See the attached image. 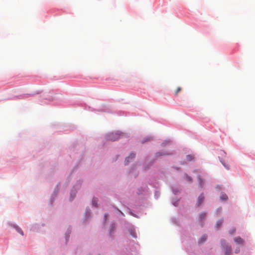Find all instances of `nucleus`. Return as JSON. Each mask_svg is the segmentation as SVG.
Segmentation results:
<instances>
[{
    "label": "nucleus",
    "instance_id": "1",
    "mask_svg": "<svg viewBox=\"0 0 255 255\" xmlns=\"http://www.w3.org/2000/svg\"><path fill=\"white\" fill-rule=\"evenodd\" d=\"M123 136V134L117 131L109 133L107 136V139L111 141H115L119 139L121 136Z\"/></svg>",
    "mask_w": 255,
    "mask_h": 255
},
{
    "label": "nucleus",
    "instance_id": "2",
    "mask_svg": "<svg viewBox=\"0 0 255 255\" xmlns=\"http://www.w3.org/2000/svg\"><path fill=\"white\" fill-rule=\"evenodd\" d=\"M221 245L224 248L225 255H230L232 252L231 247L228 245L225 241H221Z\"/></svg>",
    "mask_w": 255,
    "mask_h": 255
},
{
    "label": "nucleus",
    "instance_id": "3",
    "mask_svg": "<svg viewBox=\"0 0 255 255\" xmlns=\"http://www.w3.org/2000/svg\"><path fill=\"white\" fill-rule=\"evenodd\" d=\"M234 240L235 243L240 245H243L244 243V240L240 237L235 238Z\"/></svg>",
    "mask_w": 255,
    "mask_h": 255
},
{
    "label": "nucleus",
    "instance_id": "4",
    "mask_svg": "<svg viewBox=\"0 0 255 255\" xmlns=\"http://www.w3.org/2000/svg\"><path fill=\"white\" fill-rule=\"evenodd\" d=\"M204 197L203 195L202 194L198 197V201H197V202L196 204L198 206H200L201 204V203H202V202L204 201Z\"/></svg>",
    "mask_w": 255,
    "mask_h": 255
},
{
    "label": "nucleus",
    "instance_id": "5",
    "mask_svg": "<svg viewBox=\"0 0 255 255\" xmlns=\"http://www.w3.org/2000/svg\"><path fill=\"white\" fill-rule=\"evenodd\" d=\"M135 157L134 153H131L125 160L126 164L129 162V160L132 159Z\"/></svg>",
    "mask_w": 255,
    "mask_h": 255
},
{
    "label": "nucleus",
    "instance_id": "6",
    "mask_svg": "<svg viewBox=\"0 0 255 255\" xmlns=\"http://www.w3.org/2000/svg\"><path fill=\"white\" fill-rule=\"evenodd\" d=\"M13 227L15 229V230L18 233L20 234L22 236L23 235V232L19 227H18L17 226H14Z\"/></svg>",
    "mask_w": 255,
    "mask_h": 255
},
{
    "label": "nucleus",
    "instance_id": "7",
    "mask_svg": "<svg viewBox=\"0 0 255 255\" xmlns=\"http://www.w3.org/2000/svg\"><path fill=\"white\" fill-rule=\"evenodd\" d=\"M220 199L223 201H226L228 199V196L225 194H222L220 196Z\"/></svg>",
    "mask_w": 255,
    "mask_h": 255
},
{
    "label": "nucleus",
    "instance_id": "8",
    "mask_svg": "<svg viewBox=\"0 0 255 255\" xmlns=\"http://www.w3.org/2000/svg\"><path fill=\"white\" fill-rule=\"evenodd\" d=\"M223 221L222 220H219L216 223V226H215V227L216 228V229H219V227L222 225V224H223Z\"/></svg>",
    "mask_w": 255,
    "mask_h": 255
},
{
    "label": "nucleus",
    "instance_id": "9",
    "mask_svg": "<svg viewBox=\"0 0 255 255\" xmlns=\"http://www.w3.org/2000/svg\"><path fill=\"white\" fill-rule=\"evenodd\" d=\"M206 239H207V236L205 235H203L201 237V238L199 241V243L200 244H202L206 240Z\"/></svg>",
    "mask_w": 255,
    "mask_h": 255
},
{
    "label": "nucleus",
    "instance_id": "10",
    "mask_svg": "<svg viewBox=\"0 0 255 255\" xmlns=\"http://www.w3.org/2000/svg\"><path fill=\"white\" fill-rule=\"evenodd\" d=\"M194 159V157L191 155H188L186 156V160L188 161H191Z\"/></svg>",
    "mask_w": 255,
    "mask_h": 255
},
{
    "label": "nucleus",
    "instance_id": "11",
    "mask_svg": "<svg viewBox=\"0 0 255 255\" xmlns=\"http://www.w3.org/2000/svg\"><path fill=\"white\" fill-rule=\"evenodd\" d=\"M206 213H201L199 215L200 220H202L203 219H204L206 217Z\"/></svg>",
    "mask_w": 255,
    "mask_h": 255
},
{
    "label": "nucleus",
    "instance_id": "12",
    "mask_svg": "<svg viewBox=\"0 0 255 255\" xmlns=\"http://www.w3.org/2000/svg\"><path fill=\"white\" fill-rule=\"evenodd\" d=\"M181 88L180 87H178L176 89V90L175 92V95H177L180 91H181Z\"/></svg>",
    "mask_w": 255,
    "mask_h": 255
},
{
    "label": "nucleus",
    "instance_id": "13",
    "mask_svg": "<svg viewBox=\"0 0 255 255\" xmlns=\"http://www.w3.org/2000/svg\"><path fill=\"white\" fill-rule=\"evenodd\" d=\"M97 199H96V198H94L93 199V205H94L95 206H97Z\"/></svg>",
    "mask_w": 255,
    "mask_h": 255
},
{
    "label": "nucleus",
    "instance_id": "14",
    "mask_svg": "<svg viewBox=\"0 0 255 255\" xmlns=\"http://www.w3.org/2000/svg\"><path fill=\"white\" fill-rule=\"evenodd\" d=\"M199 180L200 186L201 187H202V186H203V181H202V180L200 178H199Z\"/></svg>",
    "mask_w": 255,
    "mask_h": 255
},
{
    "label": "nucleus",
    "instance_id": "15",
    "mask_svg": "<svg viewBox=\"0 0 255 255\" xmlns=\"http://www.w3.org/2000/svg\"><path fill=\"white\" fill-rule=\"evenodd\" d=\"M236 230L235 229H233L231 231H230V234H234L235 233Z\"/></svg>",
    "mask_w": 255,
    "mask_h": 255
},
{
    "label": "nucleus",
    "instance_id": "16",
    "mask_svg": "<svg viewBox=\"0 0 255 255\" xmlns=\"http://www.w3.org/2000/svg\"><path fill=\"white\" fill-rule=\"evenodd\" d=\"M187 179L189 181H191L192 180L191 178L188 176H187Z\"/></svg>",
    "mask_w": 255,
    "mask_h": 255
},
{
    "label": "nucleus",
    "instance_id": "17",
    "mask_svg": "<svg viewBox=\"0 0 255 255\" xmlns=\"http://www.w3.org/2000/svg\"><path fill=\"white\" fill-rule=\"evenodd\" d=\"M240 251V250L238 249H237L235 251L236 253H238Z\"/></svg>",
    "mask_w": 255,
    "mask_h": 255
},
{
    "label": "nucleus",
    "instance_id": "18",
    "mask_svg": "<svg viewBox=\"0 0 255 255\" xmlns=\"http://www.w3.org/2000/svg\"><path fill=\"white\" fill-rule=\"evenodd\" d=\"M105 217L106 218L107 217V214H105Z\"/></svg>",
    "mask_w": 255,
    "mask_h": 255
}]
</instances>
